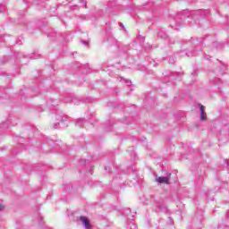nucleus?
Here are the masks:
<instances>
[{
    "instance_id": "f257e3e1",
    "label": "nucleus",
    "mask_w": 229,
    "mask_h": 229,
    "mask_svg": "<svg viewBox=\"0 0 229 229\" xmlns=\"http://www.w3.org/2000/svg\"><path fill=\"white\" fill-rule=\"evenodd\" d=\"M80 221H81L82 225H84L85 229H92L90 222H89V219L86 216H81Z\"/></svg>"
},
{
    "instance_id": "f03ea898",
    "label": "nucleus",
    "mask_w": 229,
    "mask_h": 229,
    "mask_svg": "<svg viewBox=\"0 0 229 229\" xmlns=\"http://www.w3.org/2000/svg\"><path fill=\"white\" fill-rule=\"evenodd\" d=\"M169 180H171V174H169L167 177L156 178V182H157V183H166L167 185H169Z\"/></svg>"
},
{
    "instance_id": "7ed1b4c3",
    "label": "nucleus",
    "mask_w": 229,
    "mask_h": 229,
    "mask_svg": "<svg viewBox=\"0 0 229 229\" xmlns=\"http://www.w3.org/2000/svg\"><path fill=\"white\" fill-rule=\"evenodd\" d=\"M200 110V121H207V113H205V107L203 105H199Z\"/></svg>"
},
{
    "instance_id": "20e7f679",
    "label": "nucleus",
    "mask_w": 229,
    "mask_h": 229,
    "mask_svg": "<svg viewBox=\"0 0 229 229\" xmlns=\"http://www.w3.org/2000/svg\"><path fill=\"white\" fill-rule=\"evenodd\" d=\"M1 210H4V206H3V204H0V211Z\"/></svg>"
},
{
    "instance_id": "39448f33",
    "label": "nucleus",
    "mask_w": 229,
    "mask_h": 229,
    "mask_svg": "<svg viewBox=\"0 0 229 229\" xmlns=\"http://www.w3.org/2000/svg\"><path fill=\"white\" fill-rule=\"evenodd\" d=\"M82 44H84V46H87L89 44V41H82Z\"/></svg>"
},
{
    "instance_id": "423d86ee",
    "label": "nucleus",
    "mask_w": 229,
    "mask_h": 229,
    "mask_svg": "<svg viewBox=\"0 0 229 229\" xmlns=\"http://www.w3.org/2000/svg\"><path fill=\"white\" fill-rule=\"evenodd\" d=\"M57 120L62 122L63 121L62 116H57Z\"/></svg>"
},
{
    "instance_id": "0eeeda50",
    "label": "nucleus",
    "mask_w": 229,
    "mask_h": 229,
    "mask_svg": "<svg viewBox=\"0 0 229 229\" xmlns=\"http://www.w3.org/2000/svg\"><path fill=\"white\" fill-rule=\"evenodd\" d=\"M126 83H127V85H130L131 83V81H127Z\"/></svg>"
},
{
    "instance_id": "6e6552de",
    "label": "nucleus",
    "mask_w": 229,
    "mask_h": 229,
    "mask_svg": "<svg viewBox=\"0 0 229 229\" xmlns=\"http://www.w3.org/2000/svg\"><path fill=\"white\" fill-rule=\"evenodd\" d=\"M55 128H58V127H56V123L55 124Z\"/></svg>"
}]
</instances>
